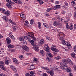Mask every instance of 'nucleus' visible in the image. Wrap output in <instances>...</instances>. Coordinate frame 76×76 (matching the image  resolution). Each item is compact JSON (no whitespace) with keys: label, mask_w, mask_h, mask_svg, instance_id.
Here are the masks:
<instances>
[{"label":"nucleus","mask_w":76,"mask_h":76,"mask_svg":"<svg viewBox=\"0 0 76 76\" xmlns=\"http://www.w3.org/2000/svg\"><path fill=\"white\" fill-rule=\"evenodd\" d=\"M62 61L63 63L61 62L60 63V64L61 66H60V67H61V69L63 70H64V69H65L64 67H67V65L65 63H67V64L68 63V58L67 60L65 58H64L62 60Z\"/></svg>","instance_id":"nucleus-1"},{"label":"nucleus","mask_w":76,"mask_h":76,"mask_svg":"<svg viewBox=\"0 0 76 76\" xmlns=\"http://www.w3.org/2000/svg\"><path fill=\"white\" fill-rule=\"evenodd\" d=\"M28 34L30 35H28L27 36H28H28H25L24 37V39H26V40H27V41H30V40H31V38H32L33 39H36V38L34 37V32H28Z\"/></svg>","instance_id":"nucleus-2"},{"label":"nucleus","mask_w":76,"mask_h":76,"mask_svg":"<svg viewBox=\"0 0 76 76\" xmlns=\"http://www.w3.org/2000/svg\"><path fill=\"white\" fill-rule=\"evenodd\" d=\"M41 68H42V69L46 70V72L50 74V76H53V75H54V71L51 70H50V69L49 68L44 66L41 67Z\"/></svg>","instance_id":"nucleus-3"},{"label":"nucleus","mask_w":76,"mask_h":76,"mask_svg":"<svg viewBox=\"0 0 76 76\" xmlns=\"http://www.w3.org/2000/svg\"><path fill=\"white\" fill-rule=\"evenodd\" d=\"M58 36L59 37H60L61 40V39H62V38L64 39V38H65V37H66V35L62 32H59L58 34Z\"/></svg>","instance_id":"nucleus-4"},{"label":"nucleus","mask_w":76,"mask_h":76,"mask_svg":"<svg viewBox=\"0 0 76 76\" xmlns=\"http://www.w3.org/2000/svg\"><path fill=\"white\" fill-rule=\"evenodd\" d=\"M2 12L3 13H4V15H5L6 16H9L10 15V11L9 10L6 11V10L4 9H2Z\"/></svg>","instance_id":"nucleus-5"},{"label":"nucleus","mask_w":76,"mask_h":76,"mask_svg":"<svg viewBox=\"0 0 76 76\" xmlns=\"http://www.w3.org/2000/svg\"><path fill=\"white\" fill-rule=\"evenodd\" d=\"M30 42L31 44V45H32L33 47H33V48H39V47H38V46L36 45H35L34 41V40H32L30 41Z\"/></svg>","instance_id":"nucleus-6"},{"label":"nucleus","mask_w":76,"mask_h":76,"mask_svg":"<svg viewBox=\"0 0 76 76\" xmlns=\"http://www.w3.org/2000/svg\"><path fill=\"white\" fill-rule=\"evenodd\" d=\"M68 63H67V64H69V66H73L74 65L73 62L72 61H71L70 59L69 58H68Z\"/></svg>","instance_id":"nucleus-7"},{"label":"nucleus","mask_w":76,"mask_h":76,"mask_svg":"<svg viewBox=\"0 0 76 76\" xmlns=\"http://www.w3.org/2000/svg\"><path fill=\"white\" fill-rule=\"evenodd\" d=\"M10 68L11 69H12L13 71H14V72H17V69H16V67H15V66H14L13 65H11L10 66Z\"/></svg>","instance_id":"nucleus-8"},{"label":"nucleus","mask_w":76,"mask_h":76,"mask_svg":"<svg viewBox=\"0 0 76 76\" xmlns=\"http://www.w3.org/2000/svg\"><path fill=\"white\" fill-rule=\"evenodd\" d=\"M7 42L8 44H10L11 43V40L10 38L9 37H7L6 39Z\"/></svg>","instance_id":"nucleus-9"},{"label":"nucleus","mask_w":76,"mask_h":76,"mask_svg":"<svg viewBox=\"0 0 76 76\" xmlns=\"http://www.w3.org/2000/svg\"><path fill=\"white\" fill-rule=\"evenodd\" d=\"M13 62H14V63H15V64H18V61L17 59L15 58H13Z\"/></svg>","instance_id":"nucleus-10"},{"label":"nucleus","mask_w":76,"mask_h":76,"mask_svg":"<svg viewBox=\"0 0 76 76\" xmlns=\"http://www.w3.org/2000/svg\"><path fill=\"white\" fill-rule=\"evenodd\" d=\"M44 42V39H42L39 42V45L40 46L42 45L43 44Z\"/></svg>","instance_id":"nucleus-11"},{"label":"nucleus","mask_w":76,"mask_h":76,"mask_svg":"<svg viewBox=\"0 0 76 76\" xmlns=\"http://www.w3.org/2000/svg\"><path fill=\"white\" fill-rule=\"evenodd\" d=\"M59 22V21H54L53 23L54 26H57L58 25Z\"/></svg>","instance_id":"nucleus-12"},{"label":"nucleus","mask_w":76,"mask_h":76,"mask_svg":"<svg viewBox=\"0 0 76 76\" xmlns=\"http://www.w3.org/2000/svg\"><path fill=\"white\" fill-rule=\"evenodd\" d=\"M50 49L53 51H55V52H58L59 51L58 49L55 48H51Z\"/></svg>","instance_id":"nucleus-13"},{"label":"nucleus","mask_w":76,"mask_h":76,"mask_svg":"<svg viewBox=\"0 0 76 76\" xmlns=\"http://www.w3.org/2000/svg\"><path fill=\"white\" fill-rule=\"evenodd\" d=\"M5 63L6 64H9V59L7 58H5Z\"/></svg>","instance_id":"nucleus-14"},{"label":"nucleus","mask_w":76,"mask_h":76,"mask_svg":"<svg viewBox=\"0 0 76 76\" xmlns=\"http://www.w3.org/2000/svg\"><path fill=\"white\" fill-rule=\"evenodd\" d=\"M8 21L10 23H12V25H16V23L13 22V21L11 19H9Z\"/></svg>","instance_id":"nucleus-15"},{"label":"nucleus","mask_w":76,"mask_h":76,"mask_svg":"<svg viewBox=\"0 0 76 76\" xmlns=\"http://www.w3.org/2000/svg\"><path fill=\"white\" fill-rule=\"evenodd\" d=\"M0 68L4 71H6V69L5 67H4V66L3 65H0Z\"/></svg>","instance_id":"nucleus-16"},{"label":"nucleus","mask_w":76,"mask_h":76,"mask_svg":"<svg viewBox=\"0 0 76 76\" xmlns=\"http://www.w3.org/2000/svg\"><path fill=\"white\" fill-rule=\"evenodd\" d=\"M2 19L4 20H5L6 22H7L8 21V19H7V17L6 16H3L2 17Z\"/></svg>","instance_id":"nucleus-17"},{"label":"nucleus","mask_w":76,"mask_h":76,"mask_svg":"<svg viewBox=\"0 0 76 76\" xmlns=\"http://www.w3.org/2000/svg\"><path fill=\"white\" fill-rule=\"evenodd\" d=\"M40 53L42 56H44L45 55V53H44V51L42 50H40Z\"/></svg>","instance_id":"nucleus-18"},{"label":"nucleus","mask_w":76,"mask_h":76,"mask_svg":"<svg viewBox=\"0 0 76 76\" xmlns=\"http://www.w3.org/2000/svg\"><path fill=\"white\" fill-rule=\"evenodd\" d=\"M35 69V66L34 65L31 66L29 67V69L30 70H34Z\"/></svg>","instance_id":"nucleus-19"},{"label":"nucleus","mask_w":76,"mask_h":76,"mask_svg":"<svg viewBox=\"0 0 76 76\" xmlns=\"http://www.w3.org/2000/svg\"><path fill=\"white\" fill-rule=\"evenodd\" d=\"M34 62H35L37 64H38L39 63V62H38V60L36 58H34Z\"/></svg>","instance_id":"nucleus-20"},{"label":"nucleus","mask_w":76,"mask_h":76,"mask_svg":"<svg viewBox=\"0 0 76 76\" xmlns=\"http://www.w3.org/2000/svg\"><path fill=\"white\" fill-rule=\"evenodd\" d=\"M47 60L49 62H51V61H53V59H51V58H49L48 57L47 58Z\"/></svg>","instance_id":"nucleus-21"},{"label":"nucleus","mask_w":76,"mask_h":76,"mask_svg":"<svg viewBox=\"0 0 76 76\" xmlns=\"http://www.w3.org/2000/svg\"><path fill=\"white\" fill-rule=\"evenodd\" d=\"M61 42L63 45H67V42H66L65 40H62Z\"/></svg>","instance_id":"nucleus-22"},{"label":"nucleus","mask_w":76,"mask_h":76,"mask_svg":"<svg viewBox=\"0 0 76 76\" xmlns=\"http://www.w3.org/2000/svg\"><path fill=\"white\" fill-rule=\"evenodd\" d=\"M23 39H24V38H23V37H19L18 39L19 41H21V42L22 41H23Z\"/></svg>","instance_id":"nucleus-23"},{"label":"nucleus","mask_w":76,"mask_h":76,"mask_svg":"<svg viewBox=\"0 0 76 76\" xmlns=\"http://www.w3.org/2000/svg\"><path fill=\"white\" fill-rule=\"evenodd\" d=\"M71 68L69 67H68L66 69V71L67 72H71Z\"/></svg>","instance_id":"nucleus-24"},{"label":"nucleus","mask_w":76,"mask_h":76,"mask_svg":"<svg viewBox=\"0 0 76 76\" xmlns=\"http://www.w3.org/2000/svg\"><path fill=\"white\" fill-rule=\"evenodd\" d=\"M71 56L72 57L74 58V57H75V56H76V54L74 53H71Z\"/></svg>","instance_id":"nucleus-25"},{"label":"nucleus","mask_w":76,"mask_h":76,"mask_svg":"<svg viewBox=\"0 0 76 76\" xmlns=\"http://www.w3.org/2000/svg\"><path fill=\"white\" fill-rule=\"evenodd\" d=\"M43 25L45 28H49L48 25V24H46L45 23H43Z\"/></svg>","instance_id":"nucleus-26"},{"label":"nucleus","mask_w":76,"mask_h":76,"mask_svg":"<svg viewBox=\"0 0 76 76\" xmlns=\"http://www.w3.org/2000/svg\"><path fill=\"white\" fill-rule=\"evenodd\" d=\"M74 28L73 25L72 24L70 25L69 28L70 29V30H73Z\"/></svg>","instance_id":"nucleus-27"},{"label":"nucleus","mask_w":76,"mask_h":76,"mask_svg":"<svg viewBox=\"0 0 76 76\" xmlns=\"http://www.w3.org/2000/svg\"><path fill=\"white\" fill-rule=\"evenodd\" d=\"M39 3L40 4V5H42L44 4V1L42 0H40L39 2Z\"/></svg>","instance_id":"nucleus-28"},{"label":"nucleus","mask_w":76,"mask_h":76,"mask_svg":"<svg viewBox=\"0 0 76 76\" xmlns=\"http://www.w3.org/2000/svg\"><path fill=\"white\" fill-rule=\"evenodd\" d=\"M34 20L32 19H31L30 20V23L31 25H33V24H34Z\"/></svg>","instance_id":"nucleus-29"},{"label":"nucleus","mask_w":76,"mask_h":76,"mask_svg":"<svg viewBox=\"0 0 76 76\" xmlns=\"http://www.w3.org/2000/svg\"><path fill=\"white\" fill-rule=\"evenodd\" d=\"M57 26L58 28H61L62 27V24H61V23H59Z\"/></svg>","instance_id":"nucleus-30"},{"label":"nucleus","mask_w":76,"mask_h":76,"mask_svg":"<svg viewBox=\"0 0 76 76\" xmlns=\"http://www.w3.org/2000/svg\"><path fill=\"white\" fill-rule=\"evenodd\" d=\"M55 60H60L61 59V57L60 56H58L54 58Z\"/></svg>","instance_id":"nucleus-31"},{"label":"nucleus","mask_w":76,"mask_h":76,"mask_svg":"<svg viewBox=\"0 0 76 76\" xmlns=\"http://www.w3.org/2000/svg\"><path fill=\"white\" fill-rule=\"evenodd\" d=\"M66 45H67V46L69 48H70V47H71V45L69 42H67Z\"/></svg>","instance_id":"nucleus-32"},{"label":"nucleus","mask_w":76,"mask_h":76,"mask_svg":"<svg viewBox=\"0 0 76 76\" xmlns=\"http://www.w3.org/2000/svg\"><path fill=\"white\" fill-rule=\"evenodd\" d=\"M8 48H14V46L13 45H12L11 44L9 45L8 46Z\"/></svg>","instance_id":"nucleus-33"},{"label":"nucleus","mask_w":76,"mask_h":76,"mask_svg":"<svg viewBox=\"0 0 76 76\" xmlns=\"http://www.w3.org/2000/svg\"><path fill=\"white\" fill-rule=\"evenodd\" d=\"M21 42H22V43H23L24 44H26L27 43V42L26 41V40L24 39H23V40H22Z\"/></svg>","instance_id":"nucleus-34"},{"label":"nucleus","mask_w":76,"mask_h":76,"mask_svg":"<svg viewBox=\"0 0 76 76\" xmlns=\"http://www.w3.org/2000/svg\"><path fill=\"white\" fill-rule=\"evenodd\" d=\"M66 28L67 29H69V25L67 23H66Z\"/></svg>","instance_id":"nucleus-35"},{"label":"nucleus","mask_w":76,"mask_h":76,"mask_svg":"<svg viewBox=\"0 0 76 76\" xmlns=\"http://www.w3.org/2000/svg\"><path fill=\"white\" fill-rule=\"evenodd\" d=\"M17 3L18 4H22L23 3L22 2V1H20V0H18L17 1Z\"/></svg>","instance_id":"nucleus-36"},{"label":"nucleus","mask_w":76,"mask_h":76,"mask_svg":"<svg viewBox=\"0 0 76 76\" xmlns=\"http://www.w3.org/2000/svg\"><path fill=\"white\" fill-rule=\"evenodd\" d=\"M23 49L26 51H28L29 48H24Z\"/></svg>","instance_id":"nucleus-37"},{"label":"nucleus","mask_w":76,"mask_h":76,"mask_svg":"<svg viewBox=\"0 0 76 76\" xmlns=\"http://www.w3.org/2000/svg\"><path fill=\"white\" fill-rule=\"evenodd\" d=\"M61 7H60V5H56L55 6V8H56L57 9H58V8H60Z\"/></svg>","instance_id":"nucleus-38"},{"label":"nucleus","mask_w":76,"mask_h":76,"mask_svg":"<svg viewBox=\"0 0 76 76\" xmlns=\"http://www.w3.org/2000/svg\"><path fill=\"white\" fill-rule=\"evenodd\" d=\"M7 6L9 9H11V8H12V6L9 4H7Z\"/></svg>","instance_id":"nucleus-39"},{"label":"nucleus","mask_w":76,"mask_h":76,"mask_svg":"<svg viewBox=\"0 0 76 76\" xmlns=\"http://www.w3.org/2000/svg\"><path fill=\"white\" fill-rule=\"evenodd\" d=\"M19 58L21 60H22V59H23V55H20L19 56Z\"/></svg>","instance_id":"nucleus-40"},{"label":"nucleus","mask_w":76,"mask_h":76,"mask_svg":"<svg viewBox=\"0 0 76 76\" xmlns=\"http://www.w3.org/2000/svg\"><path fill=\"white\" fill-rule=\"evenodd\" d=\"M24 24L25 25L27 26L29 24V22L27 20L25 21Z\"/></svg>","instance_id":"nucleus-41"},{"label":"nucleus","mask_w":76,"mask_h":76,"mask_svg":"<svg viewBox=\"0 0 76 76\" xmlns=\"http://www.w3.org/2000/svg\"><path fill=\"white\" fill-rule=\"evenodd\" d=\"M45 51L46 52H49L50 51V49L48 48H46Z\"/></svg>","instance_id":"nucleus-42"},{"label":"nucleus","mask_w":76,"mask_h":76,"mask_svg":"<svg viewBox=\"0 0 76 76\" xmlns=\"http://www.w3.org/2000/svg\"><path fill=\"white\" fill-rule=\"evenodd\" d=\"M6 1L9 3V4H11L12 3V1L11 0H6Z\"/></svg>","instance_id":"nucleus-43"},{"label":"nucleus","mask_w":76,"mask_h":76,"mask_svg":"<svg viewBox=\"0 0 76 76\" xmlns=\"http://www.w3.org/2000/svg\"><path fill=\"white\" fill-rule=\"evenodd\" d=\"M51 10H52V9L51 8H48L47 9L46 11L47 12H50V11Z\"/></svg>","instance_id":"nucleus-44"},{"label":"nucleus","mask_w":76,"mask_h":76,"mask_svg":"<svg viewBox=\"0 0 76 76\" xmlns=\"http://www.w3.org/2000/svg\"><path fill=\"white\" fill-rule=\"evenodd\" d=\"M17 29H18V27L16 26H15L14 28L13 29V31H16Z\"/></svg>","instance_id":"nucleus-45"},{"label":"nucleus","mask_w":76,"mask_h":76,"mask_svg":"<svg viewBox=\"0 0 76 76\" xmlns=\"http://www.w3.org/2000/svg\"><path fill=\"white\" fill-rule=\"evenodd\" d=\"M16 48H20V46L19 45H15Z\"/></svg>","instance_id":"nucleus-46"},{"label":"nucleus","mask_w":76,"mask_h":76,"mask_svg":"<svg viewBox=\"0 0 76 76\" xmlns=\"http://www.w3.org/2000/svg\"><path fill=\"white\" fill-rule=\"evenodd\" d=\"M48 56L51 58H52V57H53V55H52L51 53H50L48 54Z\"/></svg>","instance_id":"nucleus-47"},{"label":"nucleus","mask_w":76,"mask_h":76,"mask_svg":"<svg viewBox=\"0 0 76 76\" xmlns=\"http://www.w3.org/2000/svg\"><path fill=\"white\" fill-rule=\"evenodd\" d=\"M30 74L31 75H34L35 74V71H32L30 72Z\"/></svg>","instance_id":"nucleus-48"},{"label":"nucleus","mask_w":76,"mask_h":76,"mask_svg":"<svg viewBox=\"0 0 76 76\" xmlns=\"http://www.w3.org/2000/svg\"><path fill=\"white\" fill-rule=\"evenodd\" d=\"M46 39L47 40H49V41H51V39H50V38L48 36H46Z\"/></svg>","instance_id":"nucleus-49"},{"label":"nucleus","mask_w":76,"mask_h":76,"mask_svg":"<svg viewBox=\"0 0 76 76\" xmlns=\"http://www.w3.org/2000/svg\"><path fill=\"white\" fill-rule=\"evenodd\" d=\"M44 47L45 48H49L48 45L47 44H45V45Z\"/></svg>","instance_id":"nucleus-50"},{"label":"nucleus","mask_w":76,"mask_h":76,"mask_svg":"<svg viewBox=\"0 0 76 76\" xmlns=\"http://www.w3.org/2000/svg\"><path fill=\"white\" fill-rule=\"evenodd\" d=\"M9 35L10 37V38H11L12 37H13V35H12V34L11 33H9Z\"/></svg>","instance_id":"nucleus-51"},{"label":"nucleus","mask_w":76,"mask_h":76,"mask_svg":"<svg viewBox=\"0 0 76 76\" xmlns=\"http://www.w3.org/2000/svg\"><path fill=\"white\" fill-rule=\"evenodd\" d=\"M24 16H25V15H24L23 14H21L20 15V16L21 18H22Z\"/></svg>","instance_id":"nucleus-52"},{"label":"nucleus","mask_w":76,"mask_h":76,"mask_svg":"<svg viewBox=\"0 0 76 76\" xmlns=\"http://www.w3.org/2000/svg\"><path fill=\"white\" fill-rule=\"evenodd\" d=\"M34 50H35L36 51H38V50H39V49L38 48H34Z\"/></svg>","instance_id":"nucleus-53"},{"label":"nucleus","mask_w":76,"mask_h":76,"mask_svg":"<svg viewBox=\"0 0 76 76\" xmlns=\"http://www.w3.org/2000/svg\"><path fill=\"white\" fill-rule=\"evenodd\" d=\"M45 16H49V14H48V13L47 12H45Z\"/></svg>","instance_id":"nucleus-54"},{"label":"nucleus","mask_w":76,"mask_h":76,"mask_svg":"<svg viewBox=\"0 0 76 76\" xmlns=\"http://www.w3.org/2000/svg\"><path fill=\"white\" fill-rule=\"evenodd\" d=\"M59 21L60 22H63V18L59 19Z\"/></svg>","instance_id":"nucleus-55"},{"label":"nucleus","mask_w":76,"mask_h":76,"mask_svg":"<svg viewBox=\"0 0 76 76\" xmlns=\"http://www.w3.org/2000/svg\"><path fill=\"white\" fill-rule=\"evenodd\" d=\"M10 51L11 53H15V49L11 50Z\"/></svg>","instance_id":"nucleus-56"},{"label":"nucleus","mask_w":76,"mask_h":76,"mask_svg":"<svg viewBox=\"0 0 76 76\" xmlns=\"http://www.w3.org/2000/svg\"><path fill=\"white\" fill-rule=\"evenodd\" d=\"M26 54L27 56H31V53H26Z\"/></svg>","instance_id":"nucleus-57"},{"label":"nucleus","mask_w":76,"mask_h":76,"mask_svg":"<svg viewBox=\"0 0 76 76\" xmlns=\"http://www.w3.org/2000/svg\"><path fill=\"white\" fill-rule=\"evenodd\" d=\"M43 76H48V74H46L45 73H44L43 74Z\"/></svg>","instance_id":"nucleus-58"},{"label":"nucleus","mask_w":76,"mask_h":76,"mask_svg":"<svg viewBox=\"0 0 76 76\" xmlns=\"http://www.w3.org/2000/svg\"><path fill=\"white\" fill-rule=\"evenodd\" d=\"M38 26H39L40 25H41V22H38Z\"/></svg>","instance_id":"nucleus-59"},{"label":"nucleus","mask_w":76,"mask_h":76,"mask_svg":"<svg viewBox=\"0 0 76 76\" xmlns=\"http://www.w3.org/2000/svg\"><path fill=\"white\" fill-rule=\"evenodd\" d=\"M0 64H3V65H4V63L3 61H0Z\"/></svg>","instance_id":"nucleus-60"},{"label":"nucleus","mask_w":76,"mask_h":76,"mask_svg":"<svg viewBox=\"0 0 76 76\" xmlns=\"http://www.w3.org/2000/svg\"><path fill=\"white\" fill-rule=\"evenodd\" d=\"M62 14H65L66 13V11H62L61 12Z\"/></svg>","instance_id":"nucleus-61"},{"label":"nucleus","mask_w":76,"mask_h":76,"mask_svg":"<svg viewBox=\"0 0 76 76\" xmlns=\"http://www.w3.org/2000/svg\"><path fill=\"white\" fill-rule=\"evenodd\" d=\"M64 3L65 6H68V3H67L66 2H64Z\"/></svg>","instance_id":"nucleus-62"},{"label":"nucleus","mask_w":76,"mask_h":76,"mask_svg":"<svg viewBox=\"0 0 76 76\" xmlns=\"http://www.w3.org/2000/svg\"><path fill=\"white\" fill-rule=\"evenodd\" d=\"M71 4L73 5L74 4H75V2L74 1H72L71 2Z\"/></svg>","instance_id":"nucleus-63"},{"label":"nucleus","mask_w":76,"mask_h":76,"mask_svg":"<svg viewBox=\"0 0 76 76\" xmlns=\"http://www.w3.org/2000/svg\"><path fill=\"white\" fill-rule=\"evenodd\" d=\"M74 29H76V24H74Z\"/></svg>","instance_id":"nucleus-64"}]
</instances>
